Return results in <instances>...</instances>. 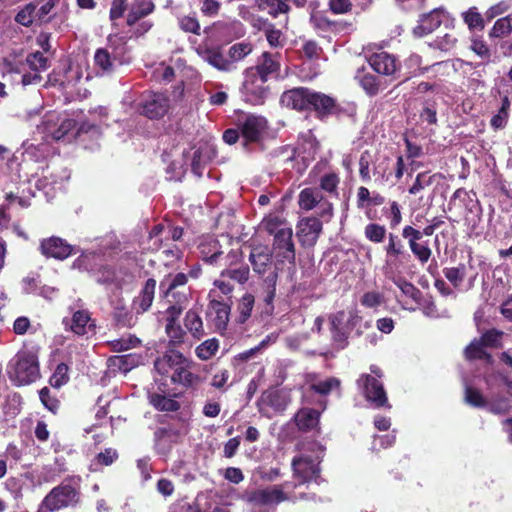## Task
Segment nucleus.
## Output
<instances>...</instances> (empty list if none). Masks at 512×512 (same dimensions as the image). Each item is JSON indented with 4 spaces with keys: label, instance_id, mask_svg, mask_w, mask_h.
Segmentation results:
<instances>
[{
    "label": "nucleus",
    "instance_id": "1",
    "mask_svg": "<svg viewBox=\"0 0 512 512\" xmlns=\"http://www.w3.org/2000/svg\"><path fill=\"white\" fill-rule=\"evenodd\" d=\"M486 382L490 389L497 386L510 397H492L490 401H487L479 390L466 385V403L474 407H488L491 412L496 414L508 412L512 408V381L503 373L496 372L488 375Z\"/></svg>",
    "mask_w": 512,
    "mask_h": 512
},
{
    "label": "nucleus",
    "instance_id": "2",
    "mask_svg": "<svg viewBox=\"0 0 512 512\" xmlns=\"http://www.w3.org/2000/svg\"><path fill=\"white\" fill-rule=\"evenodd\" d=\"M131 61L125 38L119 35H110L106 46L98 48L94 53V66L101 75H110L119 66L129 64Z\"/></svg>",
    "mask_w": 512,
    "mask_h": 512
},
{
    "label": "nucleus",
    "instance_id": "3",
    "mask_svg": "<svg viewBox=\"0 0 512 512\" xmlns=\"http://www.w3.org/2000/svg\"><path fill=\"white\" fill-rule=\"evenodd\" d=\"M323 455V448L316 442L303 443L300 454L293 458V476L299 484H304L318 478L319 464Z\"/></svg>",
    "mask_w": 512,
    "mask_h": 512
},
{
    "label": "nucleus",
    "instance_id": "4",
    "mask_svg": "<svg viewBox=\"0 0 512 512\" xmlns=\"http://www.w3.org/2000/svg\"><path fill=\"white\" fill-rule=\"evenodd\" d=\"M7 375L17 386L28 385L40 377L37 355L28 349H23L8 362Z\"/></svg>",
    "mask_w": 512,
    "mask_h": 512
},
{
    "label": "nucleus",
    "instance_id": "5",
    "mask_svg": "<svg viewBox=\"0 0 512 512\" xmlns=\"http://www.w3.org/2000/svg\"><path fill=\"white\" fill-rule=\"evenodd\" d=\"M249 261L254 272L260 275L268 286L266 301H272L275 296L278 272L276 265L273 264L271 253L265 247H256L252 249Z\"/></svg>",
    "mask_w": 512,
    "mask_h": 512
},
{
    "label": "nucleus",
    "instance_id": "6",
    "mask_svg": "<svg viewBox=\"0 0 512 512\" xmlns=\"http://www.w3.org/2000/svg\"><path fill=\"white\" fill-rule=\"evenodd\" d=\"M361 321L362 317L356 308L339 311L331 315L330 324L334 342L340 348H344L347 338L352 331L356 330L358 334L361 333Z\"/></svg>",
    "mask_w": 512,
    "mask_h": 512
},
{
    "label": "nucleus",
    "instance_id": "7",
    "mask_svg": "<svg viewBox=\"0 0 512 512\" xmlns=\"http://www.w3.org/2000/svg\"><path fill=\"white\" fill-rule=\"evenodd\" d=\"M291 484L286 482L264 489L246 492L242 498L253 506H274L283 501H295L297 497L290 495Z\"/></svg>",
    "mask_w": 512,
    "mask_h": 512
},
{
    "label": "nucleus",
    "instance_id": "8",
    "mask_svg": "<svg viewBox=\"0 0 512 512\" xmlns=\"http://www.w3.org/2000/svg\"><path fill=\"white\" fill-rule=\"evenodd\" d=\"M75 121L57 112L46 113L39 125L37 132L42 135L44 141L61 140L75 128Z\"/></svg>",
    "mask_w": 512,
    "mask_h": 512
},
{
    "label": "nucleus",
    "instance_id": "9",
    "mask_svg": "<svg viewBox=\"0 0 512 512\" xmlns=\"http://www.w3.org/2000/svg\"><path fill=\"white\" fill-rule=\"evenodd\" d=\"M371 374H363L357 380L358 388L362 391L364 397L375 407L387 405V396L382 382L379 380L382 373L377 366L370 367Z\"/></svg>",
    "mask_w": 512,
    "mask_h": 512
},
{
    "label": "nucleus",
    "instance_id": "10",
    "mask_svg": "<svg viewBox=\"0 0 512 512\" xmlns=\"http://www.w3.org/2000/svg\"><path fill=\"white\" fill-rule=\"evenodd\" d=\"M170 109V100L163 93L147 92L141 95L140 101L135 105V111L149 119H160Z\"/></svg>",
    "mask_w": 512,
    "mask_h": 512
},
{
    "label": "nucleus",
    "instance_id": "11",
    "mask_svg": "<svg viewBox=\"0 0 512 512\" xmlns=\"http://www.w3.org/2000/svg\"><path fill=\"white\" fill-rule=\"evenodd\" d=\"M48 68V59L41 53H31L24 62H20L11 70L22 73V84L24 86L37 84L41 81L40 73Z\"/></svg>",
    "mask_w": 512,
    "mask_h": 512
},
{
    "label": "nucleus",
    "instance_id": "12",
    "mask_svg": "<svg viewBox=\"0 0 512 512\" xmlns=\"http://www.w3.org/2000/svg\"><path fill=\"white\" fill-rule=\"evenodd\" d=\"M386 260L384 265V274L396 273L400 266L410 259V254L406 251L403 241L394 233L388 234V242L384 246Z\"/></svg>",
    "mask_w": 512,
    "mask_h": 512
},
{
    "label": "nucleus",
    "instance_id": "13",
    "mask_svg": "<svg viewBox=\"0 0 512 512\" xmlns=\"http://www.w3.org/2000/svg\"><path fill=\"white\" fill-rule=\"evenodd\" d=\"M299 207L305 211L317 209V214L325 220L333 215V205L325 200L321 192L315 188H305L298 196Z\"/></svg>",
    "mask_w": 512,
    "mask_h": 512
},
{
    "label": "nucleus",
    "instance_id": "14",
    "mask_svg": "<svg viewBox=\"0 0 512 512\" xmlns=\"http://www.w3.org/2000/svg\"><path fill=\"white\" fill-rule=\"evenodd\" d=\"M266 82L262 77H257L255 72L245 70L241 89L243 99L253 105L262 104L268 93Z\"/></svg>",
    "mask_w": 512,
    "mask_h": 512
},
{
    "label": "nucleus",
    "instance_id": "15",
    "mask_svg": "<svg viewBox=\"0 0 512 512\" xmlns=\"http://www.w3.org/2000/svg\"><path fill=\"white\" fill-rule=\"evenodd\" d=\"M289 403V397L286 392L271 389L264 392L258 402L259 412L271 418L275 413L283 412Z\"/></svg>",
    "mask_w": 512,
    "mask_h": 512
},
{
    "label": "nucleus",
    "instance_id": "16",
    "mask_svg": "<svg viewBox=\"0 0 512 512\" xmlns=\"http://www.w3.org/2000/svg\"><path fill=\"white\" fill-rule=\"evenodd\" d=\"M77 492L70 485L53 488L44 498L42 505L49 511L59 510L76 502Z\"/></svg>",
    "mask_w": 512,
    "mask_h": 512
},
{
    "label": "nucleus",
    "instance_id": "17",
    "mask_svg": "<svg viewBox=\"0 0 512 512\" xmlns=\"http://www.w3.org/2000/svg\"><path fill=\"white\" fill-rule=\"evenodd\" d=\"M40 251L46 257L64 260L71 254L80 252V249L73 247L60 237L52 236L40 242Z\"/></svg>",
    "mask_w": 512,
    "mask_h": 512
},
{
    "label": "nucleus",
    "instance_id": "18",
    "mask_svg": "<svg viewBox=\"0 0 512 512\" xmlns=\"http://www.w3.org/2000/svg\"><path fill=\"white\" fill-rule=\"evenodd\" d=\"M241 255L238 251H230L224 258V264L228 267L221 272V277H227L239 284H244L249 279V267L240 264Z\"/></svg>",
    "mask_w": 512,
    "mask_h": 512
},
{
    "label": "nucleus",
    "instance_id": "19",
    "mask_svg": "<svg viewBox=\"0 0 512 512\" xmlns=\"http://www.w3.org/2000/svg\"><path fill=\"white\" fill-rule=\"evenodd\" d=\"M293 230L291 227L281 229L274 237L273 250L282 261L294 263L295 246L292 240Z\"/></svg>",
    "mask_w": 512,
    "mask_h": 512
},
{
    "label": "nucleus",
    "instance_id": "20",
    "mask_svg": "<svg viewBox=\"0 0 512 512\" xmlns=\"http://www.w3.org/2000/svg\"><path fill=\"white\" fill-rule=\"evenodd\" d=\"M311 90L305 87H297L285 91L281 96V103L298 111L309 110Z\"/></svg>",
    "mask_w": 512,
    "mask_h": 512
},
{
    "label": "nucleus",
    "instance_id": "21",
    "mask_svg": "<svg viewBox=\"0 0 512 512\" xmlns=\"http://www.w3.org/2000/svg\"><path fill=\"white\" fill-rule=\"evenodd\" d=\"M322 232V223L316 217H307L298 224V237L302 245L313 246Z\"/></svg>",
    "mask_w": 512,
    "mask_h": 512
},
{
    "label": "nucleus",
    "instance_id": "22",
    "mask_svg": "<svg viewBox=\"0 0 512 512\" xmlns=\"http://www.w3.org/2000/svg\"><path fill=\"white\" fill-rule=\"evenodd\" d=\"M368 61L375 72L386 76L394 75L400 68L396 57L385 51L373 53Z\"/></svg>",
    "mask_w": 512,
    "mask_h": 512
},
{
    "label": "nucleus",
    "instance_id": "23",
    "mask_svg": "<svg viewBox=\"0 0 512 512\" xmlns=\"http://www.w3.org/2000/svg\"><path fill=\"white\" fill-rule=\"evenodd\" d=\"M71 319H64L63 323L66 328L71 330L76 335H85L92 330L94 324L92 323L90 312L86 309H71Z\"/></svg>",
    "mask_w": 512,
    "mask_h": 512
},
{
    "label": "nucleus",
    "instance_id": "24",
    "mask_svg": "<svg viewBox=\"0 0 512 512\" xmlns=\"http://www.w3.org/2000/svg\"><path fill=\"white\" fill-rule=\"evenodd\" d=\"M187 281L188 276L185 273H177L175 275L169 274L160 282V293L168 302H172L170 298L179 297V293H186L185 291H180L179 288L184 289Z\"/></svg>",
    "mask_w": 512,
    "mask_h": 512
},
{
    "label": "nucleus",
    "instance_id": "25",
    "mask_svg": "<svg viewBox=\"0 0 512 512\" xmlns=\"http://www.w3.org/2000/svg\"><path fill=\"white\" fill-rule=\"evenodd\" d=\"M280 55L278 53L264 52L259 59L256 66L250 67L247 70L255 72L257 77L268 80L269 77L278 73L280 69Z\"/></svg>",
    "mask_w": 512,
    "mask_h": 512
},
{
    "label": "nucleus",
    "instance_id": "26",
    "mask_svg": "<svg viewBox=\"0 0 512 512\" xmlns=\"http://www.w3.org/2000/svg\"><path fill=\"white\" fill-rule=\"evenodd\" d=\"M155 290L156 280L153 278L147 279L138 296L132 301V309L137 315L143 314L150 309L154 300Z\"/></svg>",
    "mask_w": 512,
    "mask_h": 512
},
{
    "label": "nucleus",
    "instance_id": "27",
    "mask_svg": "<svg viewBox=\"0 0 512 512\" xmlns=\"http://www.w3.org/2000/svg\"><path fill=\"white\" fill-rule=\"evenodd\" d=\"M445 17L446 13L442 9H434L428 14H424L420 18L419 24L413 29L414 35L423 37L432 33L443 23Z\"/></svg>",
    "mask_w": 512,
    "mask_h": 512
},
{
    "label": "nucleus",
    "instance_id": "28",
    "mask_svg": "<svg viewBox=\"0 0 512 512\" xmlns=\"http://www.w3.org/2000/svg\"><path fill=\"white\" fill-rule=\"evenodd\" d=\"M190 365L191 362L186 357L182 356V361H179L174 372L170 375L171 382L184 387L194 386L198 382L199 377L191 372Z\"/></svg>",
    "mask_w": 512,
    "mask_h": 512
},
{
    "label": "nucleus",
    "instance_id": "29",
    "mask_svg": "<svg viewBox=\"0 0 512 512\" xmlns=\"http://www.w3.org/2000/svg\"><path fill=\"white\" fill-rule=\"evenodd\" d=\"M266 128V120L261 116L248 115L241 124V133L247 142L257 141Z\"/></svg>",
    "mask_w": 512,
    "mask_h": 512
},
{
    "label": "nucleus",
    "instance_id": "30",
    "mask_svg": "<svg viewBox=\"0 0 512 512\" xmlns=\"http://www.w3.org/2000/svg\"><path fill=\"white\" fill-rule=\"evenodd\" d=\"M182 356V353L170 349L155 360L154 368L159 375L170 378L179 361H182Z\"/></svg>",
    "mask_w": 512,
    "mask_h": 512
},
{
    "label": "nucleus",
    "instance_id": "31",
    "mask_svg": "<svg viewBox=\"0 0 512 512\" xmlns=\"http://www.w3.org/2000/svg\"><path fill=\"white\" fill-rule=\"evenodd\" d=\"M309 110H314L319 117L330 115L336 110V101L321 92L311 90Z\"/></svg>",
    "mask_w": 512,
    "mask_h": 512
},
{
    "label": "nucleus",
    "instance_id": "32",
    "mask_svg": "<svg viewBox=\"0 0 512 512\" xmlns=\"http://www.w3.org/2000/svg\"><path fill=\"white\" fill-rule=\"evenodd\" d=\"M230 308L227 304L219 301H213L211 303L210 311L208 316L212 322L214 328L222 332L226 329L229 321Z\"/></svg>",
    "mask_w": 512,
    "mask_h": 512
},
{
    "label": "nucleus",
    "instance_id": "33",
    "mask_svg": "<svg viewBox=\"0 0 512 512\" xmlns=\"http://www.w3.org/2000/svg\"><path fill=\"white\" fill-rule=\"evenodd\" d=\"M215 156L214 149L207 145L199 146L194 152L191 162L192 172L201 177L203 174L204 166Z\"/></svg>",
    "mask_w": 512,
    "mask_h": 512
},
{
    "label": "nucleus",
    "instance_id": "34",
    "mask_svg": "<svg viewBox=\"0 0 512 512\" xmlns=\"http://www.w3.org/2000/svg\"><path fill=\"white\" fill-rule=\"evenodd\" d=\"M198 248L202 259L210 264L217 263L222 254L219 240L213 237L204 238Z\"/></svg>",
    "mask_w": 512,
    "mask_h": 512
},
{
    "label": "nucleus",
    "instance_id": "35",
    "mask_svg": "<svg viewBox=\"0 0 512 512\" xmlns=\"http://www.w3.org/2000/svg\"><path fill=\"white\" fill-rule=\"evenodd\" d=\"M154 10V4L151 0H134L127 15V24L134 25L141 18L149 15Z\"/></svg>",
    "mask_w": 512,
    "mask_h": 512
},
{
    "label": "nucleus",
    "instance_id": "36",
    "mask_svg": "<svg viewBox=\"0 0 512 512\" xmlns=\"http://www.w3.org/2000/svg\"><path fill=\"white\" fill-rule=\"evenodd\" d=\"M385 276L392 280V282L400 289L404 296L411 299L414 303L420 304L421 292L412 283L406 281L402 277L396 276V273Z\"/></svg>",
    "mask_w": 512,
    "mask_h": 512
},
{
    "label": "nucleus",
    "instance_id": "37",
    "mask_svg": "<svg viewBox=\"0 0 512 512\" xmlns=\"http://www.w3.org/2000/svg\"><path fill=\"white\" fill-rule=\"evenodd\" d=\"M320 413L311 408L301 409L295 416V421L299 429L311 430L317 427Z\"/></svg>",
    "mask_w": 512,
    "mask_h": 512
},
{
    "label": "nucleus",
    "instance_id": "38",
    "mask_svg": "<svg viewBox=\"0 0 512 512\" xmlns=\"http://www.w3.org/2000/svg\"><path fill=\"white\" fill-rule=\"evenodd\" d=\"M511 109V101L508 96H503L501 98V105L495 115L492 116L490 120V126L494 130L503 129L508 122L509 115Z\"/></svg>",
    "mask_w": 512,
    "mask_h": 512
},
{
    "label": "nucleus",
    "instance_id": "39",
    "mask_svg": "<svg viewBox=\"0 0 512 512\" xmlns=\"http://www.w3.org/2000/svg\"><path fill=\"white\" fill-rule=\"evenodd\" d=\"M465 357L468 360H485L488 363L492 362V356L486 351V346L478 338L471 341V343L465 348Z\"/></svg>",
    "mask_w": 512,
    "mask_h": 512
},
{
    "label": "nucleus",
    "instance_id": "40",
    "mask_svg": "<svg viewBox=\"0 0 512 512\" xmlns=\"http://www.w3.org/2000/svg\"><path fill=\"white\" fill-rule=\"evenodd\" d=\"M170 300H172V302H169L170 306L165 311L167 323L176 322L179 318L188 302V294L179 293V297L170 298Z\"/></svg>",
    "mask_w": 512,
    "mask_h": 512
},
{
    "label": "nucleus",
    "instance_id": "41",
    "mask_svg": "<svg viewBox=\"0 0 512 512\" xmlns=\"http://www.w3.org/2000/svg\"><path fill=\"white\" fill-rule=\"evenodd\" d=\"M113 315L117 323L123 327H133L137 322V314L124 304L118 303L114 308Z\"/></svg>",
    "mask_w": 512,
    "mask_h": 512
},
{
    "label": "nucleus",
    "instance_id": "42",
    "mask_svg": "<svg viewBox=\"0 0 512 512\" xmlns=\"http://www.w3.org/2000/svg\"><path fill=\"white\" fill-rule=\"evenodd\" d=\"M150 403L159 411L174 412L180 408V404L170 396L152 393L149 396Z\"/></svg>",
    "mask_w": 512,
    "mask_h": 512
},
{
    "label": "nucleus",
    "instance_id": "43",
    "mask_svg": "<svg viewBox=\"0 0 512 512\" xmlns=\"http://www.w3.org/2000/svg\"><path fill=\"white\" fill-rule=\"evenodd\" d=\"M184 325L193 337L200 339L204 336L203 322L195 310H189L184 318Z\"/></svg>",
    "mask_w": 512,
    "mask_h": 512
},
{
    "label": "nucleus",
    "instance_id": "44",
    "mask_svg": "<svg viewBox=\"0 0 512 512\" xmlns=\"http://www.w3.org/2000/svg\"><path fill=\"white\" fill-rule=\"evenodd\" d=\"M141 343L140 339L135 335L127 334L121 338L114 339L108 342L111 350L114 352H123L139 346Z\"/></svg>",
    "mask_w": 512,
    "mask_h": 512
},
{
    "label": "nucleus",
    "instance_id": "45",
    "mask_svg": "<svg viewBox=\"0 0 512 512\" xmlns=\"http://www.w3.org/2000/svg\"><path fill=\"white\" fill-rule=\"evenodd\" d=\"M443 274L455 288H459L467 274L466 266L459 264L457 267L444 268Z\"/></svg>",
    "mask_w": 512,
    "mask_h": 512
},
{
    "label": "nucleus",
    "instance_id": "46",
    "mask_svg": "<svg viewBox=\"0 0 512 512\" xmlns=\"http://www.w3.org/2000/svg\"><path fill=\"white\" fill-rule=\"evenodd\" d=\"M204 59L211 66L222 71H229L232 67V62L226 59L220 52L216 50H208L204 54Z\"/></svg>",
    "mask_w": 512,
    "mask_h": 512
},
{
    "label": "nucleus",
    "instance_id": "47",
    "mask_svg": "<svg viewBox=\"0 0 512 512\" xmlns=\"http://www.w3.org/2000/svg\"><path fill=\"white\" fill-rule=\"evenodd\" d=\"M37 4H26L15 16V21L23 26H29L37 20L36 17Z\"/></svg>",
    "mask_w": 512,
    "mask_h": 512
},
{
    "label": "nucleus",
    "instance_id": "48",
    "mask_svg": "<svg viewBox=\"0 0 512 512\" xmlns=\"http://www.w3.org/2000/svg\"><path fill=\"white\" fill-rule=\"evenodd\" d=\"M219 348V342L216 338L208 339L197 346L195 352L201 360H208L212 358Z\"/></svg>",
    "mask_w": 512,
    "mask_h": 512
},
{
    "label": "nucleus",
    "instance_id": "49",
    "mask_svg": "<svg viewBox=\"0 0 512 512\" xmlns=\"http://www.w3.org/2000/svg\"><path fill=\"white\" fill-rule=\"evenodd\" d=\"M462 18L470 30L484 28V20L476 7H471L462 13Z\"/></svg>",
    "mask_w": 512,
    "mask_h": 512
},
{
    "label": "nucleus",
    "instance_id": "50",
    "mask_svg": "<svg viewBox=\"0 0 512 512\" xmlns=\"http://www.w3.org/2000/svg\"><path fill=\"white\" fill-rule=\"evenodd\" d=\"M340 183V178L338 174L334 172H329L321 176L319 185L320 188L331 194V195H338V185Z\"/></svg>",
    "mask_w": 512,
    "mask_h": 512
},
{
    "label": "nucleus",
    "instance_id": "51",
    "mask_svg": "<svg viewBox=\"0 0 512 512\" xmlns=\"http://www.w3.org/2000/svg\"><path fill=\"white\" fill-rule=\"evenodd\" d=\"M61 4V8L66 7V2L63 0H47L43 5H41L39 8H36V17L37 21L40 23L47 22L50 17L49 14L52 12L53 9L57 8Z\"/></svg>",
    "mask_w": 512,
    "mask_h": 512
},
{
    "label": "nucleus",
    "instance_id": "52",
    "mask_svg": "<svg viewBox=\"0 0 512 512\" xmlns=\"http://www.w3.org/2000/svg\"><path fill=\"white\" fill-rule=\"evenodd\" d=\"M365 237L373 243L383 242L386 236V228L377 223H369L364 228Z\"/></svg>",
    "mask_w": 512,
    "mask_h": 512
},
{
    "label": "nucleus",
    "instance_id": "53",
    "mask_svg": "<svg viewBox=\"0 0 512 512\" xmlns=\"http://www.w3.org/2000/svg\"><path fill=\"white\" fill-rule=\"evenodd\" d=\"M340 385L339 379L335 377H329L324 380H319L311 384V389L321 395H327L332 390L338 388Z\"/></svg>",
    "mask_w": 512,
    "mask_h": 512
},
{
    "label": "nucleus",
    "instance_id": "54",
    "mask_svg": "<svg viewBox=\"0 0 512 512\" xmlns=\"http://www.w3.org/2000/svg\"><path fill=\"white\" fill-rule=\"evenodd\" d=\"M512 31V19L509 16L498 19L491 31L490 36L495 38H500L505 35H508Z\"/></svg>",
    "mask_w": 512,
    "mask_h": 512
},
{
    "label": "nucleus",
    "instance_id": "55",
    "mask_svg": "<svg viewBox=\"0 0 512 512\" xmlns=\"http://www.w3.org/2000/svg\"><path fill=\"white\" fill-rule=\"evenodd\" d=\"M254 306V296L246 293L238 304L239 322L244 323L250 316Z\"/></svg>",
    "mask_w": 512,
    "mask_h": 512
},
{
    "label": "nucleus",
    "instance_id": "56",
    "mask_svg": "<svg viewBox=\"0 0 512 512\" xmlns=\"http://www.w3.org/2000/svg\"><path fill=\"white\" fill-rule=\"evenodd\" d=\"M409 248H410L411 252L413 253V255L416 257V259L421 264L427 263L432 255V250L428 246V243H426V242L425 243L416 242L413 244L411 243Z\"/></svg>",
    "mask_w": 512,
    "mask_h": 512
},
{
    "label": "nucleus",
    "instance_id": "57",
    "mask_svg": "<svg viewBox=\"0 0 512 512\" xmlns=\"http://www.w3.org/2000/svg\"><path fill=\"white\" fill-rule=\"evenodd\" d=\"M252 52V45L248 42H239L229 49L231 62L240 61Z\"/></svg>",
    "mask_w": 512,
    "mask_h": 512
},
{
    "label": "nucleus",
    "instance_id": "58",
    "mask_svg": "<svg viewBox=\"0 0 512 512\" xmlns=\"http://www.w3.org/2000/svg\"><path fill=\"white\" fill-rule=\"evenodd\" d=\"M457 42V38L454 32L445 33L443 36H438L431 46L442 51L452 50Z\"/></svg>",
    "mask_w": 512,
    "mask_h": 512
},
{
    "label": "nucleus",
    "instance_id": "59",
    "mask_svg": "<svg viewBox=\"0 0 512 512\" xmlns=\"http://www.w3.org/2000/svg\"><path fill=\"white\" fill-rule=\"evenodd\" d=\"M359 84L369 95H376L379 91L378 78L373 74H363L357 76Z\"/></svg>",
    "mask_w": 512,
    "mask_h": 512
},
{
    "label": "nucleus",
    "instance_id": "60",
    "mask_svg": "<svg viewBox=\"0 0 512 512\" xmlns=\"http://www.w3.org/2000/svg\"><path fill=\"white\" fill-rule=\"evenodd\" d=\"M261 226L265 229L269 234L276 235L281 229L288 228L287 226L278 216L269 215L264 218Z\"/></svg>",
    "mask_w": 512,
    "mask_h": 512
},
{
    "label": "nucleus",
    "instance_id": "61",
    "mask_svg": "<svg viewBox=\"0 0 512 512\" xmlns=\"http://www.w3.org/2000/svg\"><path fill=\"white\" fill-rule=\"evenodd\" d=\"M503 335L504 333L502 331L490 329L486 331L484 334H482V336L479 339L483 342L486 348H499L502 346L501 339Z\"/></svg>",
    "mask_w": 512,
    "mask_h": 512
},
{
    "label": "nucleus",
    "instance_id": "62",
    "mask_svg": "<svg viewBox=\"0 0 512 512\" xmlns=\"http://www.w3.org/2000/svg\"><path fill=\"white\" fill-rule=\"evenodd\" d=\"M434 180V175H429L428 173H419L412 184V186L409 188V193L413 195H417L420 193L423 189L426 187H429L432 185Z\"/></svg>",
    "mask_w": 512,
    "mask_h": 512
},
{
    "label": "nucleus",
    "instance_id": "63",
    "mask_svg": "<svg viewBox=\"0 0 512 512\" xmlns=\"http://www.w3.org/2000/svg\"><path fill=\"white\" fill-rule=\"evenodd\" d=\"M383 301V294L377 291L365 292L360 299L361 304L367 308H376L380 306Z\"/></svg>",
    "mask_w": 512,
    "mask_h": 512
},
{
    "label": "nucleus",
    "instance_id": "64",
    "mask_svg": "<svg viewBox=\"0 0 512 512\" xmlns=\"http://www.w3.org/2000/svg\"><path fill=\"white\" fill-rule=\"evenodd\" d=\"M373 160V155L370 151H364L359 159V173L363 181H369L370 176V164Z\"/></svg>",
    "mask_w": 512,
    "mask_h": 512
}]
</instances>
